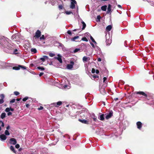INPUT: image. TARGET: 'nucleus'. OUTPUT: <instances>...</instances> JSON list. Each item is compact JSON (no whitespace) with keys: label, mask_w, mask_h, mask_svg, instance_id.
<instances>
[{"label":"nucleus","mask_w":154,"mask_h":154,"mask_svg":"<svg viewBox=\"0 0 154 154\" xmlns=\"http://www.w3.org/2000/svg\"><path fill=\"white\" fill-rule=\"evenodd\" d=\"M6 116V113L5 112L2 113L1 115V117L2 119H4Z\"/></svg>","instance_id":"23"},{"label":"nucleus","mask_w":154,"mask_h":154,"mask_svg":"<svg viewBox=\"0 0 154 154\" xmlns=\"http://www.w3.org/2000/svg\"><path fill=\"white\" fill-rule=\"evenodd\" d=\"M79 38V36H75L73 38H72L71 39V40L72 41H75V40L77 39H78Z\"/></svg>","instance_id":"22"},{"label":"nucleus","mask_w":154,"mask_h":154,"mask_svg":"<svg viewBox=\"0 0 154 154\" xmlns=\"http://www.w3.org/2000/svg\"><path fill=\"white\" fill-rule=\"evenodd\" d=\"M114 100H115V101H116L117 100H118V98H115L114 99Z\"/></svg>","instance_id":"61"},{"label":"nucleus","mask_w":154,"mask_h":154,"mask_svg":"<svg viewBox=\"0 0 154 154\" xmlns=\"http://www.w3.org/2000/svg\"><path fill=\"white\" fill-rule=\"evenodd\" d=\"M101 61V58H99L97 59V61L98 62H100Z\"/></svg>","instance_id":"55"},{"label":"nucleus","mask_w":154,"mask_h":154,"mask_svg":"<svg viewBox=\"0 0 154 154\" xmlns=\"http://www.w3.org/2000/svg\"><path fill=\"white\" fill-rule=\"evenodd\" d=\"M10 149L14 153L16 154V151L15 150L13 146H11L10 147Z\"/></svg>","instance_id":"19"},{"label":"nucleus","mask_w":154,"mask_h":154,"mask_svg":"<svg viewBox=\"0 0 154 154\" xmlns=\"http://www.w3.org/2000/svg\"><path fill=\"white\" fill-rule=\"evenodd\" d=\"M72 2L70 6V8L74 9L75 8V4H76L77 2L75 0H71Z\"/></svg>","instance_id":"4"},{"label":"nucleus","mask_w":154,"mask_h":154,"mask_svg":"<svg viewBox=\"0 0 154 154\" xmlns=\"http://www.w3.org/2000/svg\"><path fill=\"white\" fill-rule=\"evenodd\" d=\"M43 109V107H42V106H40L39 108H38V109L39 110H40Z\"/></svg>","instance_id":"45"},{"label":"nucleus","mask_w":154,"mask_h":154,"mask_svg":"<svg viewBox=\"0 0 154 154\" xmlns=\"http://www.w3.org/2000/svg\"><path fill=\"white\" fill-rule=\"evenodd\" d=\"M13 69L15 70H19L20 69L19 65L18 66H14L13 67Z\"/></svg>","instance_id":"25"},{"label":"nucleus","mask_w":154,"mask_h":154,"mask_svg":"<svg viewBox=\"0 0 154 154\" xmlns=\"http://www.w3.org/2000/svg\"><path fill=\"white\" fill-rule=\"evenodd\" d=\"M41 31L38 30L35 33V35L34 36V37L35 39L38 38L41 36Z\"/></svg>","instance_id":"2"},{"label":"nucleus","mask_w":154,"mask_h":154,"mask_svg":"<svg viewBox=\"0 0 154 154\" xmlns=\"http://www.w3.org/2000/svg\"><path fill=\"white\" fill-rule=\"evenodd\" d=\"M0 97L1 98V99H4L5 98L4 95L3 94H1L0 95Z\"/></svg>","instance_id":"42"},{"label":"nucleus","mask_w":154,"mask_h":154,"mask_svg":"<svg viewBox=\"0 0 154 154\" xmlns=\"http://www.w3.org/2000/svg\"><path fill=\"white\" fill-rule=\"evenodd\" d=\"M67 68L68 69H71L73 68V66H72V65L68 64L67 65Z\"/></svg>","instance_id":"20"},{"label":"nucleus","mask_w":154,"mask_h":154,"mask_svg":"<svg viewBox=\"0 0 154 154\" xmlns=\"http://www.w3.org/2000/svg\"><path fill=\"white\" fill-rule=\"evenodd\" d=\"M74 67L76 69H78L79 67V64L78 63L76 60L75 61V63L74 64Z\"/></svg>","instance_id":"14"},{"label":"nucleus","mask_w":154,"mask_h":154,"mask_svg":"<svg viewBox=\"0 0 154 154\" xmlns=\"http://www.w3.org/2000/svg\"><path fill=\"white\" fill-rule=\"evenodd\" d=\"M62 102L60 101H59L57 103H54L53 104L54 105V106H57L56 105H57L58 106H60L62 104Z\"/></svg>","instance_id":"15"},{"label":"nucleus","mask_w":154,"mask_h":154,"mask_svg":"<svg viewBox=\"0 0 154 154\" xmlns=\"http://www.w3.org/2000/svg\"><path fill=\"white\" fill-rule=\"evenodd\" d=\"M80 50V49L79 48H76L75 49L74 51V53H76L78 51Z\"/></svg>","instance_id":"40"},{"label":"nucleus","mask_w":154,"mask_h":154,"mask_svg":"<svg viewBox=\"0 0 154 154\" xmlns=\"http://www.w3.org/2000/svg\"><path fill=\"white\" fill-rule=\"evenodd\" d=\"M107 6L106 5H104L102 6L101 7V9L102 11H106V9Z\"/></svg>","instance_id":"21"},{"label":"nucleus","mask_w":154,"mask_h":154,"mask_svg":"<svg viewBox=\"0 0 154 154\" xmlns=\"http://www.w3.org/2000/svg\"><path fill=\"white\" fill-rule=\"evenodd\" d=\"M101 17L100 15H98L97 17V18L99 20H100V19L101 18Z\"/></svg>","instance_id":"51"},{"label":"nucleus","mask_w":154,"mask_h":154,"mask_svg":"<svg viewBox=\"0 0 154 154\" xmlns=\"http://www.w3.org/2000/svg\"><path fill=\"white\" fill-rule=\"evenodd\" d=\"M111 5L110 4L109 5L107 8V11L106 12L107 14H109L111 12Z\"/></svg>","instance_id":"13"},{"label":"nucleus","mask_w":154,"mask_h":154,"mask_svg":"<svg viewBox=\"0 0 154 154\" xmlns=\"http://www.w3.org/2000/svg\"><path fill=\"white\" fill-rule=\"evenodd\" d=\"M7 41L4 40L0 41V47L2 48H5V45Z\"/></svg>","instance_id":"5"},{"label":"nucleus","mask_w":154,"mask_h":154,"mask_svg":"<svg viewBox=\"0 0 154 154\" xmlns=\"http://www.w3.org/2000/svg\"><path fill=\"white\" fill-rule=\"evenodd\" d=\"M88 59V57H86L85 56L83 58L82 60L84 62H86Z\"/></svg>","instance_id":"27"},{"label":"nucleus","mask_w":154,"mask_h":154,"mask_svg":"<svg viewBox=\"0 0 154 154\" xmlns=\"http://www.w3.org/2000/svg\"><path fill=\"white\" fill-rule=\"evenodd\" d=\"M29 106V104H26V106L27 108H28Z\"/></svg>","instance_id":"59"},{"label":"nucleus","mask_w":154,"mask_h":154,"mask_svg":"<svg viewBox=\"0 0 154 154\" xmlns=\"http://www.w3.org/2000/svg\"><path fill=\"white\" fill-rule=\"evenodd\" d=\"M95 69H94V68H92V70H91V72H92V73H95Z\"/></svg>","instance_id":"49"},{"label":"nucleus","mask_w":154,"mask_h":154,"mask_svg":"<svg viewBox=\"0 0 154 154\" xmlns=\"http://www.w3.org/2000/svg\"><path fill=\"white\" fill-rule=\"evenodd\" d=\"M44 74V73L43 72H41L39 74V76H42L43 74Z\"/></svg>","instance_id":"57"},{"label":"nucleus","mask_w":154,"mask_h":154,"mask_svg":"<svg viewBox=\"0 0 154 154\" xmlns=\"http://www.w3.org/2000/svg\"><path fill=\"white\" fill-rule=\"evenodd\" d=\"M5 134L6 135H9L10 134V133L8 130H5Z\"/></svg>","instance_id":"30"},{"label":"nucleus","mask_w":154,"mask_h":154,"mask_svg":"<svg viewBox=\"0 0 154 154\" xmlns=\"http://www.w3.org/2000/svg\"><path fill=\"white\" fill-rule=\"evenodd\" d=\"M104 114H101L100 115V120L101 121H103L104 120Z\"/></svg>","instance_id":"17"},{"label":"nucleus","mask_w":154,"mask_h":154,"mask_svg":"<svg viewBox=\"0 0 154 154\" xmlns=\"http://www.w3.org/2000/svg\"><path fill=\"white\" fill-rule=\"evenodd\" d=\"M5 45V48H6L8 49H10L12 48L11 45L7 42H6Z\"/></svg>","instance_id":"7"},{"label":"nucleus","mask_w":154,"mask_h":154,"mask_svg":"<svg viewBox=\"0 0 154 154\" xmlns=\"http://www.w3.org/2000/svg\"><path fill=\"white\" fill-rule=\"evenodd\" d=\"M14 94L16 96H17L20 93L18 91H16L14 92Z\"/></svg>","instance_id":"36"},{"label":"nucleus","mask_w":154,"mask_h":154,"mask_svg":"<svg viewBox=\"0 0 154 154\" xmlns=\"http://www.w3.org/2000/svg\"><path fill=\"white\" fill-rule=\"evenodd\" d=\"M17 51H18V50L17 49H14V53L16 54H18V53L16 52Z\"/></svg>","instance_id":"47"},{"label":"nucleus","mask_w":154,"mask_h":154,"mask_svg":"<svg viewBox=\"0 0 154 154\" xmlns=\"http://www.w3.org/2000/svg\"><path fill=\"white\" fill-rule=\"evenodd\" d=\"M118 7L119 8H122V6H121L120 5H117Z\"/></svg>","instance_id":"60"},{"label":"nucleus","mask_w":154,"mask_h":154,"mask_svg":"<svg viewBox=\"0 0 154 154\" xmlns=\"http://www.w3.org/2000/svg\"><path fill=\"white\" fill-rule=\"evenodd\" d=\"M4 102V100L3 99H0V104Z\"/></svg>","instance_id":"46"},{"label":"nucleus","mask_w":154,"mask_h":154,"mask_svg":"<svg viewBox=\"0 0 154 154\" xmlns=\"http://www.w3.org/2000/svg\"><path fill=\"white\" fill-rule=\"evenodd\" d=\"M28 99V97H26L23 99V101H26V100H27Z\"/></svg>","instance_id":"38"},{"label":"nucleus","mask_w":154,"mask_h":154,"mask_svg":"<svg viewBox=\"0 0 154 154\" xmlns=\"http://www.w3.org/2000/svg\"><path fill=\"white\" fill-rule=\"evenodd\" d=\"M82 40L83 41H85L86 42L88 41V39L86 38L85 37L82 38Z\"/></svg>","instance_id":"34"},{"label":"nucleus","mask_w":154,"mask_h":154,"mask_svg":"<svg viewBox=\"0 0 154 154\" xmlns=\"http://www.w3.org/2000/svg\"><path fill=\"white\" fill-rule=\"evenodd\" d=\"M91 45L94 48H95V46H94V44L92 43H91Z\"/></svg>","instance_id":"56"},{"label":"nucleus","mask_w":154,"mask_h":154,"mask_svg":"<svg viewBox=\"0 0 154 154\" xmlns=\"http://www.w3.org/2000/svg\"><path fill=\"white\" fill-rule=\"evenodd\" d=\"M49 59L48 57L47 56H44L43 57H41L40 58V60L42 62H44L46 60H48Z\"/></svg>","instance_id":"11"},{"label":"nucleus","mask_w":154,"mask_h":154,"mask_svg":"<svg viewBox=\"0 0 154 154\" xmlns=\"http://www.w3.org/2000/svg\"><path fill=\"white\" fill-rule=\"evenodd\" d=\"M107 79V78L106 77H104L103 78V82H105V81Z\"/></svg>","instance_id":"53"},{"label":"nucleus","mask_w":154,"mask_h":154,"mask_svg":"<svg viewBox=\"0 0 154 154\" xmlns=\"http://www.w3.org/2000/svg\"><path fill=\"white\" fill-rule=\"evenodd\" d=\"M136 124L137 128L140 130V129L142 126V123L140 122H137Z\"/></svg>","instance_id":"9"},{"label":"nucleus","mask_w":154,"mask_h":154,"mask_svg":"<svg viewBox=\"0 0 154 154\" xmlns=\"http://www.w3.org/2000/svg\"><path fill=\"white\" fill-rule=\"evenodd\" d=\"M20 146V145L18 144H16L15 146L16 148L17 149L19 148Z\"/></svg>","instance_id":"44"},{"label":"nucleus","mask_w":154,"mask_h":154,"mask_svg":"<svg viewBox=\"0 0 154 154\" xmlns=\"http://www.w3.org/2000/svg\"><path fill=\"white\" fill-rule=\"evenodd\" d=\"M37 68L42 70H45V68L43 67L38 66L37 67Z\"/></svg>","instance_id":"31"},{"label":"nucleus","mask_w":154,"mask_h":154,"mask_svg":"<svg viewBox=\"0 0 154 154\" xmlns=\"http://www.w3.org/2000/svg\"><path fill=\"white\" fill-rule=\"evenodd\" d=\"M1 123H2L1 126L2 127H4V123L2 122Z\"/></svg>","instance_id":"58"},{"label":"nucleus","mask_w":154,"mask_h":154,"mask_svg":"<svg viewBox=\"0 0 154 154\" xmlns=\"http://www.w3.org/2000/svg\"><path fill=\"white\" fill-rule=\"evenodd\" d=\"M90 39L92 40V42L94 43H96V42L94 39V38H93V37L90 35Z\"/></svg>","instance_id":"32"},{"label":"nucleus","mask_w":154,"mask_h":154,"mask_svg":"<svg viewBox=\"0 0 154 154\" xmlns=\"http://www.w3.org/2000/svg\"><path fill=\"white\" fill-rule=\"evenodd\" d=\"M67 33L68 34L70 35H71L72 34V32H71V31L70 30H68L67 32Z\"/></svg>","instance_id":"43"},{"label":"nucleus","mask_w":154,"mask_h":154,"mask_svg":"<svg viewBox=\"0 0 154 154\" xmlns=\"http://www.w3.org/2000/svg\"><path fill=\"white\" fill-rule=\"evenodd\" d=\"M79 121L81 122L82 123L88 124H89V121H88L86 120L85 119L82 120L80 119H78Z\"/></svg>","instance_id":"10"},{"label":"nucleus","mask_w":154,"mask_h":154,"mask_svg":"<svg viewBox=\"0 0 154 154\" xmlns=\"http://www.w3.org/2000/svg\"><path fill=\"white\" fill-rule=\"evenodd\" d=\"M10 144L15 145L17 143V141L15 138H11L10 139Z\"/></svg>","instance_id":"8"},{"label":"nucleus","mask_w":154,"mask_h":154,"mask_svg":"<svg viewBox=\"0 0 154 154\" xmlns=\"http://www.w3.org/2000/svg\"><path fill=\"white\" fill-rule=\"evenodd\" d=\"M58 8L60 10H61L63 9H64V8L63 5H60L58 6Z\"/></svg>","instance_id":"24"},{"label":"nucleus","mask_w":154,"mask_h":154,"mask_svg":"<svg viewBox=\"0 0 154 154\" xmlns=\"http://www.w3.org/2000/svg\"><path fill=\"white\" fill-rule=\"evenodd\" d=\"M12 114V112H8V116H10V115H11Z\"/></svg>","instance_id":"52"},{"label":"nucleus","mask_w":154,"mask_h":154,"mask_svg":"<svg viewBox=\"0 0 154 154\" xmlns=\"http://www.w3.org/2000/svg\"><path fill=\"white\" fill-rule=\"evenodd\" d=\"M75 63V62H73L72 61H70V65H72V66H73L74 65V63Z\"/></svg>","instance_id":"37"},{"label":"nucleus","mask_w":154,"mask_h":154,"mask_svg":"<svg viewBox=\"0 0 154 154\" xmlns=\"http://www.w3.org/2000/svg\"><path fill=\"white\" fill-rule=\"evenodd\" d=\"M65 13L67 15H69L71 14H73L72 13L71 11H66L65 12Z\"/></svg>","instance_id":"35"},{"label":"nucleus","mask_w":154,"mask_h":154,"mask_svg":"<svg viewBox=\"0 0 154 154\" xmlns=\"http://www.w3.org/2000/svg\"><path fill=\"white\" fill-rule=\"evenodd\" d=\"M135 94H138L140 95H142L143 96H144V97L145 99H147V94H146L145 93H144L143 91H136L135 93Z\"/></svg>","instance_id":"1"},{"label":"nucleus","mask_w":154,"mask_h":154,"mask_svg":"<svg viewBox=\"0 0 154 154\" xmlns=\"http://www.w3.org/2000/svg\"><path fill=\"white\" fill-rule=\"evenodd\" d=\"M19 66L20 67V68H21L23 69H26V67L25 66H22L21 65H19Z\"/></svg>","instance_id":"28"},{"label":"nucleus","mask_w":154,"mask_h":154,"mask_svg":"<svg viewBox=\"0 0 154 154\" xmlns=\"http://www.w3.org/2000/svg\"><path fill=\"white\" fill-rule=\"evenodd\" d=\"M49 55L51 57H53L55 56V54L52 53H49Z\"/></svg>","instance_id":"29"},{"label":"nucleus","mask_w":154,"mask_h":154,"mask_svg":"<svg viewBox=\"0 0 154 154\" xmlns=\"http://www.w3.org/2000/svg\"><path fill=\"white\" fill-rule=\"evenodd\" d=\"M31 51L32 52H33L34 53H35L37 52V51L36 49L35 48H32L31 49Z\"/></svg>","instance_id":"26"},{"label":"nucleus","mask_w":154,"mask_h":154,"mask_svg":"<svg viewBox=\"0 0 154 154\" xmlns=\"http://www.w3.org/2000/svg\"><path fill=\"white\" fill-rule=\"evenodd\" d=\"M101 89L102 90V91H103V92H104L105 91V90L104 88H102L100 90H101Z\"/></svg>","instance_id":"64"},{"label":"nucleus","mask_w":154,"mask_h":154,"mask_svg":"<svg viewBox=\"0 0 154 154\" xmlns=\"http://www.w3.org/2000/svg\"><path fill=\"white\" fill-rule=\"evenodd\" d=\"M45 38L44 35H42V36L40 37V40H44Z\"/></svg>","instance_id":"33"},{"label":"nucleus","mask_w":154,"mask_h":154,"mask_svg":"<svg viewBox=\"0 0 154 154\" xmlns=\"http://www.w3.org/2000/svg\"><path fill=\"white\" fill-rule=\"evenodd\" d=\"M93 120L94 121H96L97 120V117L95 116H94V117L92 118Z\"/></svg>","instance_id":"41"},{"label":"nucleus","mask_w":154,"mask_h":154,"mask_svg":"<svg viewBox=\"0 0 154 154\" xmlns=\"http://www.w3.org/2000/svg\"><path fill=\"white\" fill-rule=\"evenodd\" d=\"M10 128V127L9 125H8L7 127H6V129H7V130H8Z\"/></svg>","instance_id":"63"},{"label":"nucleus","mask_w":154,"mask_h":154,"mask_svg":"<svg viewBox=\"0 0 154 154\" xmlns=\"http://www.w3.org/2000/svg\"><path fill=\"white\" fill-rule=\"evenodd\" d=\"M112 28L111 25H109L107 26L106 28V30L108 31H110Z\"/></svg>","instance_id":"16"},{"label":"nucleus","mask_w":154,"mask_h":154,"mask_svg":"<svg viewBox=\"0 0 154 154\" xmlns=\"http://www.w3.org/2000/svg\"><path fill=\"white\" fill-rule=\"evenodd\" d=\"M113 115V112L112 110L109 111V113L107 114L105 117L106 119H108L111 118Z\"/></svg>","instance_id":"3"},{"label":"nucleus","mask_w":154,"mask_h":154,"mask_svg":"<svg viewBox=\"0 0 154 154\" xmlns=\"http://www.w3.org/2000/svg\"><path fill=\"white\" fill-rule=\"evenodd\" d=\"M95 72L97 74H98L99 73V71L98 69H97Z\"/></svg>","instance_id":"54"},{"label":"nucleus","mask_w":154,"mask_h":154,"mask_svg":"<svg viewBox=\"0 0 154 154\" xmlns=\"http://www.w3.org/2000/svg\"><path fill=\"white\" fill-rule=\"evenodd\" d=\"M82 29L84 30L85 28V27H86V24L83 21H82Z\"/></svg>","instance_id":"18"},{"label":"nucleus","mask_w":154,"mask_h":154,"mask_svg":"<svg viewBox=\"0 0 154 154\" xmlns=\"http://www.w3.org/2000/svg\"><path fill=\"white\" fill-rule=\"evenodd\" d=\"M93 77L94 78H98L99 77V76L97 75H93Z\"/></svg>","instance_id":"50"},{"label":"nucleus","mask_w":154,"mask_h":154,"mask_svg":"<svg viewBox=\"0 0 154 154\" xmlns=\"http://www.w3.org/2000/svg\"><path fill=\"white\" fill-rule=\"evenodd\" d=\"M7 138V137L4 134H2L0 135V139L2 140H4Z\"/></svg>","instance_id":"12"},{"label":"nucleus","mask_w":154,"mask_h":154,"mask_svg":"<svg viewBox=\"0 0 154 154\" xmlns=\"http://www.w3.org/2000/svg\"><path fill=\"white\" fill-rule=\"evenodd\" d=\"M15 101V99H12L10 101V102L11 103H13Z\"/></svg>","instance_id":"48"},{"label":"nucleus","mask_w":154,"mask_h":154,"mask_svg":"<svg viewBox=\"0 0 154 154\" xmlns=\"http://www.w3.org/2000/svg\"><path fill=\"white\" fill-rule=\"evenodd\" d=\"M58 57H55L54 58L58 60L60 63H62V60L61 58L62 56L60 54L57 55Z\"/></svg>","instance_id":"6"},{"label":"nucleus","mask_w":154,"mask_h":154,"mask_svg":"<svg viewBox=\"0 0 154 154\" xmlns=\"http://www.w3.org/2000/svg\"><path fill=\"white\" fill-rule=\"evenodd\" d=\"M10 110L11 111H13L14 110V109L13 108H10Z\"/></svg>","instance_id":"62"},{"label":"nucleus","mask_w":154,"mask_h":154,"mask_svg":"<svg viewBox=\"0 0 154 154\" xmlns=\"http://www.w3.org/2000/svg\"><path fill=\"white\" fill-rule=\"evenodd\" d=\"M10 111V108L8 107L5 110V111L7 112H8Z\"/></svg>","instance_id":"39"}]
</instances>
